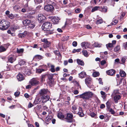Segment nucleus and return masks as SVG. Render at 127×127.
I'll return each mask as SVG.
<instances>
[{
	"mask_svg": "<svg viewBox=\"0 0 127 127\" xmlns=\"http://www.w3.org/2000/svg\"><path fill=\"white\" fill-rule=\"evenodd\" d=\"M93 96L96 98H97L95 95H94V94L91 92L89 91L83 93L80 95L78 96L82 98L83 99L88 100L92 98Z\"/></svg>",
	"mask_w": 127,
	"mask_h": 127,
	"instance_id": "obj_1",
	"label": "nucleus"
},
{
	"mask_svg": "<svg viewBox=\"0 0 127 127\" xmlns=\"http://www.w3.org/2000/svg\"><path fill=\"white\" fill-rule=\"evenodd\" d=\"M10 26V23L5 20H0V29L4 30L7 29Z\"/></svg>",
	"mask_w": 127,
	"mask_h": 127,
	"instance_id": "obj_2",
	"label": "nucleus"
},
{
	"mask_svg": "<svg viewBox=\"0 0 127 127\" xmlns=\"http://www.w3.org/2000/svg\"><path fill=\"white\" fill-rule=\"evenodd\" d=\"M23 24L25 26L27 27L30 29H33L35 26L33 22L30 20L26 19L22 22Z\"/></svg>",
	"mask_w": 127,
	"mask_h": 127,
	"instance_id": "obj_3",
	"label": "nucleus"
},
{
	"mask_svg": "<svg viewBox=\"0 0 127 127\" xmlns=\"http://www.w3.org/2000/svg\"><path fill=\"white\" fill-rule=\"evenodd\" d=\"M52 27V25L49 22H47L44 23L42 25V29L44 31H46L48 29H50Z\"/></svg>",
	"mask_w": 127,
	"mask_h": 127,
	"instance_id": "obj_4",
	"label": "nucleus"
},
{
	"mask_svg": "<svg viewBox=\"0 0 127 127\" xmlns=\"http://www.w3.org/2000/svg\"><path fill=\"white\" fill-rule=\"evenodd\" d=\"M44 9L47 12H52L54 11V8L52 5L48 4L44 6Z\"/></svg>",
	"mask_w": 127,
	"mask_h": 127,
	"instance_id": "obj_5",
	"label": "nucleus"
},
{
	"mask_svg": "<svg viewBox=\"0 0 127 127\" xmlns=\"http://www.w3.org/2000/svg\"><path fill=\"white\" fill-rule=\"evenodd\" d=\"M39 79L37 78H33L29 82V83L32 86H36L39 84Z\"/></svg>",
	"mask_w": 127,
	"mask_h": 127,
	"instance_id": "obj_6",
	"label": "nucleus"
},
{
	"mask_svg": "<svg viewBox=\"0 0 127 127\" xmlns=\"http://www.w3.org/2000/svg\"><path fill=\"white\" fill-rule=\"evenodd\" d=\"M73 117V115L72 114L68 113H67L66 116L65 117V119L67 122L71 123L72 122Z\"/></svg>",
	"mask_w": 127,
	"mask_h": 127,
	"instance_id": "obj_7",
	"label": "nucleus"
},
{
	"mask_svg": "<svg viewBox=\"0 0 127 127\" xmlns=\"http://www.w3.org/2000/svg\"><path fill=\"white\" fill-rule=\"evenodd\" d=\"M46 19L45 17L42 14H39L38 15V20L39 22L42 23Z\"/></svg>",
	"mask_w": 127,
	"mask_h": 127,
	"instance_id": "obj_8",
	"label": "nucleus"
},
{
	"mask_svg": "<svg viewBox=\"0 0 127 127\" xmlns=\"http://www.w3.org/2000/svg\"><path fill=\"white\" fill-rule=\"evenodd\" d=\"M49 92L47 90L42 89L39 92V93L41 96L44 95H49Z\"/></svg>",
	"mask_w": 127,
	"mask_h": 127,
	"instance_id": "obj_9",
	"label": "nucleus"
},
{
	"mask_svg": "<svg viewBox=\"0 0 127 127\" xmlns=\"http://www.w3.org/2000/svg\"><path fill=\"white\" fill-rule=\"evenodd\" d=\"M81 47L83 49H86L90 47V43L88 42H83L81 43Z\"/></svg>",
	"mask_w": 127,
	"mask_h": 127,
	"instance_id": "obj_10",
	"label": "nucleus"
},
{
	"mask_svg": "<svg viewBox=\"0 0 127 127\" xmlns=\"http://www.w3.org/2000/svg\"><path fill=\"white\" fill-rule=\"evenodd\" d=\"M8 47V45L7 44H4L0 46V52L5 51Z\"/></svg>",
	"mask_w": 127,
	"mask_h": 127,
	"instance_id": "obj_11",
	"label": "nucleus"
},
{
	"mask_svg": "<svg viewBox=\"0 0 127 127\" xmlns=\"http://www.w3.org/2000/svg\"><path fill=\"white\" fill-rule=\"evenodd\" d=\"M42 100V98L41 96L37 97L36 98L33 104L36 105L39 103Z\"/></svg>",
	"mask_w": 127,
	"mask_h": 127,
	"instance_id": "obj_12",
	"label": "nucleus"
},
{
	"mask_svg": "<svg viewBox=\"0 0 127 127\" xmlns=\"http://www.w3.org/2000/svg\"><path fill=\"white\" fill-rule=\"evenodd\" d=\"M42 98V102L43 103H45L49 100L50 97L48 95H43L41 96Z\"/></svg>",
	"mask_w": 127,
	"mask_h": 127,
	"instance_id": "obj_13",
	"label": "nucleus"
},
{
	"mask_svg": "<svg viewBox=\"0 0 127 127\" xmlns=\"http://www.w3.org/2000/svg\"><path fill=\"white\" fill-rule=\"evenodd\" d=\"M115 71L114 69H112L106 71V73L109 75L113 76L115 74Z\"/></svg>",
	"mask_w": 127,
	"mask_h": 127,
	"instance_id": "obj_14",
	"label": "nucleus"
},
{
	"mask_svg": "<svg viewBox=\"0 0 127 127\" xmlns=\"http://www.w3.org/2000/svg\"><path fill=\"white\" fill-rule=\"evenodd\" d=\"M60 19L58 17H54L52 19V21L54 24H57L59 22Z\"/></svg>",
	"mask_w": 127,
	"mask_h": 127,
	"instance_id": "obj_15",
	"label": "nucleus"
},
{
	"mask_svg": "<svg viewBox=\"0 0 127 127\" xmlns=\"http://www.w3.org/2000/svg\"><path fill=\"white\" fill-rule=\"evenodd\" d=\"M16 58L15 56H11L8 57V60L9 62L12 63L16 60Z\"/></svg>",
	"mask_w": 127,
	"mask_h": 127,
	"instance_id": "obj_16",
	"label": "nucleus"
},
{
	"mask_svg": "<svg viewBox=\"0 0 127 127\" xmlns=\"http://www.w3.org/2000/svg\"><path fill=\"white\" fill-rule=\"evenodd\" d=\"M76 113L77 114L80 116L81 117H83L84 116L82 109L80 107L79 108V111L77 112Z\"/></svg>",
	"mask_w": 127,
	"mask_h": 127,
	"instance_id": "obj_17",
	"label": "nucleus"
},
{
	"mask_svg": "<svg viewBox=\"0 0 127 127\" xmlns=\"http://www.w3.org/2000/svg\"><path fill=\"white\" fill-rule=\"evenodd\" d=\"M43 57L41 55H36L34 57V59L36 61H38L42 59Z\"/></svg>",
	"mask_w": 127,
	"mask_h": 127,
	"instance_id": "obj_18",
	"label": "nucleus"
},
{
	"mask_svg": "<svg viewBox=\"0 0 127 127\" xmlns=\"http://www.w3.org/2000/svg\"><path fill=\"white\" fill-rule=\"evenodd\" d=\"M18 80L20 81L23 80L24 79V77L23 75L21 73H19L17 76Z\"/></svg>",
	"mask_w": 127,
	"mask_h": 127,
	"instance_id": "obj_19",
	"label": "nucleus"
},
{
	"mask_svg": "<svg viewBox=\"0 0 127 127\" xmlns=\"http://www.w3.org/2000/svg\"><path fill=\"white\" fill-rule=\"evenodd\" d=\"M121 98L120 95H114V98L115 102L117 103L118 101Z\"/></svg>",
	"mask_w": 127,
	"mask_h": 127,
	"instance_id": "obj_20",
	"label": "nucleus"
},
{
	"mask_svg": "<svg viewBox=\"0 0 127 127\" xmlns=\"http://www.w3.org/2000/svg\"><path fill=\"white\" fill-rule=\"evenodd\" d=\"M28 33L27 31H25L24 32L19 34L18 35V36L20 38H22L26 36Z\"/></svg>",
	"mask_w": 127,
	"mask_h": 127,
	"instance_id": "obj_21",
	"label": "nucleus"
},
{
	"mask_svg": "<svg viewBox=\"0 0 127 127\" xmlns=\"http://www.w3.org/2000/svg\"><path fill=\"white\" fill-rule=\"evenodd\" d=\"M107 8L106 6L100 7L99 10L104 12H106L107 11Z\"/></svg>",
	"mask_w": 127,
	"mask_h": 127,
	"instance_id": "obj_22",
	"label": "nucleus"
},
{
	"mask_svg": "<svg viewBox=\"0 0 127 127\" xmlns=\"http://www.w3.org/2000/svg\"><path fill=\"white\" fill-rule=\"evenodd\" d=\"M48 65L49 66H50L51 68L50 71L52 72H55V66L50 64H48Z\"/></svg>",
	"mask_w": 127,
	"mask_h": 127,
	"instance_id": "obj_23",
	"label": "nucleus"
},
{
	"mask_svg": "<svg viewBox=\"0 0 127 127\" xmlns=\"http://www.w3.org/2000/svg\"><path fill=\"white\" fill-rule=\"evenodd\" d=\"M86 75V73L84 71H82L79 74V77L81 78H84Z\"/></svg>",
	"mask_w": 127,
	"mask_h": 127,
	"instance_id": "obj_24",
	"label": "nucleus"
},
{
	"mask_svg": "<svg viewBox=\"0 0 127 127\" xmlns=\"http://www.w3.org/2000/svg\"><path fill=\"white\" fill-rule=\"evenodd\" d=\"M91 80V78L89 77H87L85 79V83L88 85L90 83Z\"/></svg>",
	"mask_w": 127,
	"mask_h": 127,
	"instance_id": "obj_25",
	"label": "nucleus"
},
{
	"mask_svg": "<svg viewBox=\"0 0 127 127\" xmlns=\"http://www.w3.org/2000/svg\"><path fill=\"white\" fill-rule=\"evenodd\" d=\"M72 112L76 114V113L77 112V107L75 105L73 106L72 107Z\"/></svg>",
	"mask_w": 127,
	"mask_h": 127,
	"instance_id": "obj_26",
	"label": "nucleus"
},
{
	"mask_svg": "<svg viewBox=\"0 0 127 127\" xmlns=\"http://www.w3.org/2000/svg\"><path fill=\"white\" fill-rule=\"evenodd\" d=\"M119 73L121 76V77H125L126 76V73L123 70H120Z\"/></svg>",
	"mask_w": 127,
	"mask_h": 127,
	"instance_id": "obj_27",
	"label": "nucleus"
},
{
	"mask_svg": "<svg viewBox=\"0 0 127 127\" xmlns=\"http://www.w3.org/2000/svg\"><path fill=\"white\" fill-rule=\"evenodd\" d=\"M26 61L22 59L18 61V64L20 66L24 65L26 63Z\"/></svg>",
	"mask_w": 127,
	"mask_h": 127,
	"instance_id": "obj_28",
	"label": "nucleus"
},
{
	"mask_svg": "<svg viewBox=\"0 0 127 127\" xmlns=\"http://www.w3.org/2000/svg\"><path fill=\"white\" fill-rule=\"evenodd\" d=\"M102 44L100 43H99L97 42H95L93 45V46L95 47H101Z\"/></svg>",
	"mask_w": 127,
	"mask_h": 127,
	"instance_id": "obj_29",
	"label": "nucleus"
},
{
	"mask_svg": "<svg viewBox=\"0 0 127 127\" xmlns=\"http://www.w3.org/2000/svg\"><path fill=\"white\" fill-rule=\"evenodd\" d=\"M57 116L60 119H62L64 118V116L63 115L62 113L60 112H59L58 113Z\"/></svg>",
	"mask_w": 127,
	"mask_h": 127,
	"instance_id": "obj_30",
	"label": "nucleus"
},
{
	"mask_svg": "<svg viewBox=\"0 0 127 127\" xmlns=\"http://www.w3.org/2000/svg\"><path fill=\"white\" fill-rule=\"evenodd\" d=\"M120 95V93L119 92V90H114L113 93L112 95L114 96L116 95Z\"/></svg>",
	"mask_w": 127,
	"mask_h": 127,
	"instance_id": "obj_31",
	"label": "nucleus"
},
{
	"mask_svg": "<svg viewBox=\"0 0 127 127\" xmlns=\"http://www.w3.org/2000/svg\"><path fill=\"white\" fill-rule=\"evenodd\" d=\"M100 92V94L102 95V97L103 99H104L106 96L105 93L102 91H101Z\"/></svg>",
	"mask_w": 127,
	"mask_h": 127,
	"instance_id": "obj_32",
	"label": "nucleus"
},
{
	"mask_svg": "<svg viewBox=\"0 0 127 127\" xmlns=\"http://www.w3.org/2000/svg\"><path fill=\"white\" fill-rule=\"evenodd\" d=\"M120 46L118 45L114 48V51L115 52H117L119 51L120 49Z\"/></svg>",
	"mask_w": 127,
	"mask_h": 127,
	"instance_id": "obj_33",
	"label": "nucleus"
},
{
	"mask_svg": "<svg viewBox=\"0 0 127 127\" xmlns=\"http://www.w3.org/2000/svg\"><path fill=\"white\" fill-rule=\"evenodd\" d=\"M49 29H48L46 31V35H49L53 34V33L54 32H53L54 30H48Z\"/></svg>",
	"mask_w": 127,
	"mask_h": 127,
	"instance_id": "obj_34",
	"label": "nucleus"
},
{
	"mask_svg": "<svg viewBox=\"0 0 127 127\" xmlns=\"http://www.w3.org/2000/svg\"><path fill=\"white\" fill-rule=\"evenodd\" d=\"M100 0H92L91 1V2L93 4H96L98 3Z\"/></svg>",
	"mask_w": 127,
	"mask_h": 127,
	"instance_id": "obj_35",
	"label": "nucleus"
},
{
	"mask_svg": "<svg viewBox=\"0 0 127 127\" xmlns=\"http://www.w3.org/2000/svg\"><path fill=\"white\" fill-rule=\"evenodd\" d=\"M106 107L107 108V109H110L111 106V104L110 103V102L109 100L106 103Z\"/></svg>",
	"mask_w": 127,
	"mask_h": 127,
	"instance_id": "obj_36",
	"label": "nucleus"
},
{
	"mask_svg": "<svg viewBox=\"0 0 127 127\" xmlns=\"http://www.w3.org/2000/svg\"><path fill=\"white\" fill-rule=\"evenodd\" d=\"M51 44V42L48 41L46 44H44L43 45V47L44 48H46L49 47Z\"/></svg>",
	"mask_w": 127,
	"mask_h": 127,
	"instance_id": "obj_37",
	"label": "nucleus"
},
{
	"mask_svg": "<svg viewBox=\"0 0 127 127\" xmlns=\"http://www.w3.org/2000/svg\"><path fill=\"white\" fill-rule=\"evenodd\" d=\"M100 7L98 6L95 7L92 9V12H93L97 10H99V9L100 8Z\"/></svg>",
	"mask_w": 127,
	"mask_h": 127,
	"instance_id": "obj_38",
	"label": "nucleus"
},
{
	"mask_svg": "<svg viewBox=\"0 0 127 127\" xmlns=\"http://www.w3.org/2000/svg\"><path fill=\"white\" fill-rule=\"evenodd\" d=\"M77 62L78 64L81 65H84V63L83 61L80 59H77Z\"/></svg>",
	"mask_w": 127,
	"mask_h": 127,
	"instance_id": "obj_39",
	"label": "nucleus"
},
{
	"mask_svg": "<svg viewBox=\"0 0 127 127\" xmlns=\"http://www.w3.org/2000/svg\"><path fill=\"white\" fill-rule=\"evenodd\" d=\"M99 75V73L98 72H94L93 74V77H96L98 76Z\"/></svg>",
	"mask_w": 127,
	"mask_h": 127,
	"instance_id": "obj_40",
	"label": "nucleus"
},
{
	"mask_svg": "<svg viewBox=\"0 0 127 127\" xmlns=\"http://www.w3.org/2000/svg\"><path fill=\"white\" fill-rule=\"evenodd\" d=\"M44 69H36V72L37 73H41L42 71H44Z\"/></svg>",
	"mask_w": 127,
	"mask_h": 127,
	"instance_id": "obj_41",
	"label": "nucleus"
},
{
	"mask_svg": "<svg viewBox=\"0 0 127 127\" xmlns=\"http://www.w3.org/2000/svg\"><path fill=\"white\" fill-rule=\"evenodd\" d=\"M83 55L86 57H88V53L86 50H84L82 51Z\"/></svg>",
	"mask_w": 127,
	"mask_h": 127,
	"instance_id": "obj_42",
	"label": "nucleus"
},
{
	"mask_svg": "<svg viewBox=\"0 0 127 127\" xmlns=\"http://www.w3.org/2000/svg\"><path fill=\"white\" fill-rule=\"evenodd\" d=\"M45 75H44L41 76L40 79L41 82H43L45 81Z\"/></svg>",
	"mask_w": 127,
	"mask_h": 127,
	"instance_id": "obj_43",
	"label": "nucleus"
},
{
	"mask_svg": "<svg viewBox=\"0 0 127 127\" xmlns=\"http://www.w3.org/2000/svg\"><path fill=\"white\" fill-rule=\"evenodd\" d=\"M107 110L110 112L111 114H113L115 113V111L112 108H110L109 109H107Z\"/></svg>",
	"mask_w": 127,
	"mask_h": 127,
	"instance_id": "obj_44",
	"label": "nucleus"
},
{
	"mask_svg": "<svg viewBox=\"0 0 127 127\" xmlns=\"http://www.w3.org/2000/svg\"><path fill=\"white\" fill-rule=\"evenodd\" d=\"M118 21L117 20L114 19V21L111 22V24L112 25H115L118 23Z\"/></svg>",
	"mask_w": 127,
	"mask_h": 127,
	"instance_id": "obj_45",
	"label": "nucleus"
},
{
	"mask_svg": "<svg viewBox=\"0 0 127 127\" xmlns=\"http://www.w3.org/2000/svg\"><path fill=\"white\" fill-rule=\"evenodd\" d=\"M17 53H23L24 51V49H17Z\"/></svg>",
	"mask_w": 127,
	"mask_h": 127,
	"instance_id": "obj_46",
	"label": "nucleus"
},
{
	"mask_svg": "<svg viewBox=\"0 0 127 127\" xmlns=\"http://www.w3.org/2000/svg\"><path fill=\"white\" fill-rule=\"evenodd\" d=\"M106 46L107 48H108L109 47H113V44L112 43H109L108 44H106Z\"/></svg>",
	"mask_w": 127,
	"mask_h": 127,
	"instance_id": "obj_47",
	"label": "nucleus"
},
{
	"mask_svg": "<svg viewBox=\"0 0 127 127\" xmlns=\"http://www.w3.org/2000/svg\"><path fill=\"white\" fill-rule=\"evenodd\" d=\"M103 22V20L102 19H100L97 21L96 23L97 24H99L102 23Z\"/></svg>",
	"mask_w": 127,
	"mask_h": 127,
	"instance_id": "obj_48",
	"label": "nucleus"
},
{
	"mask_svg": "<svg viewBox=\"0 0 127 127\" xmlns=\"http://www.w3.org/2000/svg\"><path fill=\"white\" fill-rule=\"evenodd\" d=\"M48 76L49 79L50 80H52L53 78V75L51 74H49L48 75Z\"/></svg>",
	"mask_w": 127,
	"mask_h": 127,
	"instance_id": "obj_49",
	"label": "nucleus"
},
{
	"mask_svg": "<svg viewBox=\"0 0 127 127\" xmlns=\"http://www.w3.org/2000/svg\"><path fill=\"white\" fill-rule=\"evenodd\" d=\"M8 17L11 19H13L14 17L13 14L12 13L10 14L9 15Z\"/></svg>",
	"mask_w": 127,
	"mask_h": 127,
	"instance_id": "obj_50",
	"label": "nucleus"
},
{
	"mask_svg": "<svg viewBox=\"0 0 127 127\" xmlns=\"http://www.w3.org/2000/svg\"><path fill=\"white\" fill-rule=\"evenodd\" d=\"M51 116H48L46 118V120L47 121H49L51 120Z\"/></svg>",
	"mask_w": 127,
	"mask_h": 127,
	"instance_id": "obj_51",
	"label": "nucleus"
},
{
	"mask_svg": "<svg viewBox=\"0 0 127 127\" xmlns=\"http://www.w3.org/2000/svg\"><path fill=\"white\" fill-rule=\"evenodd\" d=\"M20 8V6H19L15 5L13 7V9L15 10H18Z\"/></svg>",
	"mask_w": 127,
	"mask_h": 127,
	"instance_id": "obj_52",
	"label": "nucleus"
},
{
	"mask_svg": "<svg viewBox=\"0 0 127 127\" xmlns=\"http://www.w3.org/2000/svg\"><path fill=\"white\" fill-rule=\"evenodd\" d=\"M80 49H74L72 51V52L73 53H75L76 52H79L80 51Z\"/></svg>",
	"mask_w": 127,
	"mask_h": 127,
	"instance_id": "obj_53",
	"label": "nucleus"
},
{
	"mask_svg": "<svg viewBox=\"0 0 127 127\" xmlns=\"http://www.w3.org/2000/svg\"><path fill=\"white\" fill-rule=\"evenodd\" d=\"M43 0H35V3H38L42 2Z\"/></svg>",
	"mask_w": 127,
	"mask_h": 127,
	"instance_id": "obj_54",
	"label": "nucleus"
},
{
	"mask_svg": "<svg viewBox=\"0 0 127 127\" xmlns=\"http://www.w3.org/2000/svg\"><path fill=\"white\" fill-rule=\"evenodd\" d=\"M72 44L73 46L76 47L77 46V44L76 41H74L73 42Z\"/></svg>",
	"mask_w": 127,
	"mask_h": 127,
	"instance_id": "obj_55",
	"label": "nucleus"
},
{
	"mask_svg": "<svg viewBox=\"0 0 127 127\" xmlns=\"http://www.w3.org/2000/svg\"><path fill=\"white\" fill-rule=\"evenodd\" d=\"M80 9L79 8H77L75 10V12L76 13H79L80 12Z\"/></svg>",
	"mask_w": 127,
	"mask_h": 127,
	"instance_id": "obj_56",
	"label": "nucleus"
},
{
	"mask_svg": "<svg viewBox=\"0 0 127 127\" xmlns=\"http://www.w3.org/2000/svg\"><path fill=\"white\" fill-rule=\"evenodd\" d=\"M126 60V57H124L122 58L121 61L123 63H124L125 62Z\"/></svg>",
	"mask_w": 127,
	"mask_h": 127,
	"instance_id": "obj_57",
	"label": "nucleus"
},
{
	"mask_svg": "<svg viewBox=\"0 0 127 127\" xmlns=\"http://www.w3.org/2000/svg\"><path fill=\"white\" fill-rule=\"evenodd\" d=\"M36 10H34L30 12L29 13L31 15L33 14H34L36 12Z\"/></svg>",
	"mask_w": 127,
	"mask_h": 127,
	"instance_id": "obj_58",
	"label": "nucleus"
},
{
	"mask_svg": "<svg viewBox=\"0 0 127 127\" xmlns=\"http://www.w3.org/2000/svg\"><path fill=\"white\" fill-rule=\"evenodd\" d=\"M33 104L30 102L28 105V108H30L33 106Z\"/></svg>",
	"mask_w": 127,
	"mask_h": 127,
	"instance_id": "obj_59",
	"label": "nucleus"
},
{
	"mask_svg": "<svg viewBox=\"0 0 127 127\" xmlns=\"http://www.w3.org/2000/svg\"><path fill=\"white\" fill-rule=\"evenodd\" d=\"M54 53L56 55H57L58 56H61L60 54V53L59 52L56 51L54 52Z\"/></svg>",
	"mask_w": 127,
	"mask_h": 127,
	"instance_id": "obj_60",
	"label": "nucleus"
},
{
	"mask_svg": "<svg viewBox=\"0 0 127 127\" xmlns=\"http://www.w3.org/2000/svg\"><path fill=\"white\" fill-rule=\"evenodd\" d=\"M15 105H13L9 106L8 108L9 109H12L15 108Z\"/></svg>",
	"mask_w": 127,
	"mask_h": 127,
	"instance_id": "obj_61",
	"label": "nucleus"
},
{
	"mask_svg": "<svg viewBox=\"0 0 127 127\" xmlns=\"http://www.w3.org/2000/svg\"><path fill=\"white\" fill-rule=\"evenodd\" d=\"M95 115V114L94 112L90 114V116L93 117H94Z\"/></svg>",
	"mask_w": 127,
	"mask_h": 127,
	"instance_id": "obj_62",
	"label": "nucleus"
},
{
	"mask_svg": "<svg viewBox=\"0 0 127 127\" xmlns=\"http://www.w3.org/2000/svg\"><path fill=\"white\" fill-rule=\"evenodd\" d=\"M20 92H17L14 93V95L16 96H18L20 94Z\"/></svg>",
	"mask_w": 127,
	"mask_h": 127,
	"instance_id": "obj_63",
	"label": "nucleus"
},
{
	"mask_svg": "<svg viewBox=\"0 0 127 127\" xmlns=\"http://www.w3.org/2000/svg\"><path fill=\"white\" fill-rule=\"evenodd\" d=\"M106 63V61L105 60L102 61L101 62V64L102 65H104Z\"/></svg>",
	"mask_w": 127,
	"mask_h": 127,
	"instance_id": "obj_64",
	"label": "nucleus"
}]
</instances>
